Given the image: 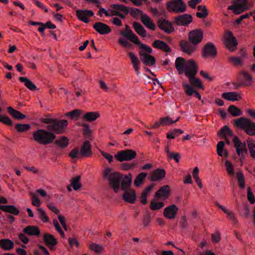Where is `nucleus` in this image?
<instances>
[{
    "instance_id": "31",
    "label": "nucleus",
    "mask_w": 255,
    "mask_h": 255,
    "mask_svg": "<svg viewBox=\"0 0 255 255\" xmlns=\"http://www.w3.org/2000/svg\"><path fill=\"white\" fill-rule=\"evenodd\" d=\"M164 201L154 197L150 202V209L153 211L160 210L164 206Z\"/></svg>"
},
{
    "instance_id": "56",
    "label": "nucleus",
    "mask_w": 255,
    "mask_h": 255,
    "mask_svg": "<svg viewBox=\"0 0 255 255\" xmlns=\"http://www.w3.org/2000/svg\"><path fill=\"white\" fill-rule=\"evenodd\" d=\"M30 195L31 196V204L33 206L39 208L41 204V202L39 199L38 196L34 193H30Z\"/></svg>"
},
{
    "instance_id": "50",
    "label": "nucleus",
    "mask_w": 255,
    "mask_h": 255,
    "mask_svg": "<svg viewBox=\"0 0 255 255\" xmlns=\"http://www.w3.org/2000/svg\"><path fill=\"white\" fill-rule=\"evenodd\" d=\"M198 12L196 13V15L199 18H205L208 15V11L205 6L198 5L197 7Z\"/></svg>"
},
{
    "instance_id": "20",
    "label": "nucleus",
    "mask_w": 255,
    "mask_h": 255,
    "mask_svg": "<svg viewBox=\"0 0 255 255\" xmlns=\"http://www.w3.org/2000/svg\"><path fill=\"white\" fill-rule=\"evenodd\" d=\"M180 46L182 50L188 55L194 52L196 49V47L194 45L186 40H181L180 42Z\"/></svg>"
},
{
    "instance_id": "57",
    "label": "nucleus",
    "mask_w": 255,
    "mask_h": 255,
    "mask_svg": "<svg viewBox=\"0 0 255 255\" xmlns=\"http://www.w3.org/2000/svg\"><path fill=\"white\" fill-rule=\"evenodd\" d=\"M30 126L29 124H16L15 126V129L18 132H23L29 129Z\"/></svg>"
},
{
    "instance_id": "10",
    "label": "nucleus",
    "mask_w": 255,
    "mask_h": 255,
    "mask_svg": "<svg viewBox=\"0 0 255 255\" xmlns=\"http://www.w3.org/2000/svg\"><path fill=\"white\" fill-rule=\"evenodd\" d=\"M248 1V0H236L229 7V9L232 10L234 13L239 14L249 9Z\"/></svg>"
},
{
    "instance_id": "63",
    "label": "nucleus",
    "mask_w": 255,
    "mask_h": 255,
    "mask_svg": "<svg viewBox=\"0 0 255 255\" xmlns=\"http://www.w3.org/2000/svg\"><path fill=\"white\" fill-rule=\"evenodd\" d=\"M227 218L232 222L234 225L238 223V220L235 214L231 211L227 215Z\"/></svg>"
},
{
    "instance_id": "14",
    "label": "nucleus",
    "mask_w": 255,
    "mask_h": 255,
    "mask_svg": "<svg viewBox=\"0 0 255 255\" xmlns=\"http://www.w3.org/2000/svg\"><path fill=\"white\" fill-rule=\"evenodd\" d=\"M178 207L175 204H171L165 207L163 210V216L167 219L174 220L176 217Z\"/></svg>"
},
{
    "instance_id": "46",
    "label": "nucleus",
    "mask_w": 255,
    "mask_h": 255,
    "mask_svg": "<svg viewBox=\"0 0 255 255\" xmlns=\"http://www.w3.org/2000/svg\"><path fill=\"white\" fill-rule=\"evenodd\" d=\"M241 76L243 81V84L245 86H251L253 82L251 76L248 73L243 71L241 73Z\"/></svg>"
},
{
    "instance_id": "23",
    "label": "nucleus",
    "mask_w": 255,
    "mask_h": 255,
    "mask_svg": "<svg viewBox=\"0 0 255 255\" xmlns=\"http://www.w3.org/2000/svg\"><path fill=\"white\" fill-rule=\"evenodd\" d=\"M192 17L188 14H184L175 18V22L177 25H186L192 22Z\"/></svg>"
},
{
    "instance_id": "5",
    "label": "nucleus",
    "mask_w": 255,
    "mask_h": 255,
    "mask_svg": "<svg viewBox=\"0 0 255 255\" xmlns=\"http://www.w3.org/2000/svg\"><path fill=\"white\" fill-rule=\"evenodd\" d=\"M234 124L237 128L243 129L250 136L255 135V123L245 118H240L234 120Z\"/></svg>"
},
{
    "instance_id": "53",
    "label": "nucleus",
    "mask_w": 255,
    "mask_h": 255,
    "mask_svg": "<svg viewBox=\"0 0 255 255\" xmlns=\"http://www.w3.org/2000/svg\"><path fill=\"white\" fill-rule=\"evenodd\" d=\"M228 111L229 113L233 116V117H238L241 116L242 115V112L241 110L239 109L238 107L231 105L229 106L228 108Z\"/></svg>"
},
{
    "instance_id": "41",
    "label": "nucleus",
    "mask_w": 255,
    "mask_h": 255,
    "mask_svg": "<svg viewBox=\"0 0 255 255\" xmlns=\"http://www.w3.org/2000/svg\"><path fill=\"white\" fill-rule=\"evenodd\" d=\"M246 143L251 156L253 159H255V140L249 138L246 140Z\"/></svg>"
},
{
    "instance_id": "32",
    "label": "nucleus",
    "mask_w": 255,
    "mask_h": 255,
    "mask_svg": "<svg viewBox=\"0 0 255 255\" xmlns=\"http://www.w3.org/2000/svg\"><path fill=\"white\" fill-rule=\"evenodd\" d=\"M100 117V114L97 112H87L82 116V119L88 122H92L96 121Z\"/></svg>"
},
{
    "instance_id": "42",
    "label": "nucleus",
    "mask_w": 255,
    "mask_h": 255,
    "mask_svg": "<svg viewBox=\"0 0 255 255\" xmlns=\"http://www.w3.org/2000/svg\"><path fill=\"white\" fill-rule=\"evenodd\" d=\"M19 80L24 83L25 87L31 91H34L37 89L35 85L27 77H20L19 78Z\"/></svg>"
},
{
    "instance_id": "45",
    "label": "nucleus",
    "mask_w": 255,
    "mask_h": 255,
    "mask_svg": "<svg viewBox=\"0 0 255 255\" xmlns=\"http://www.w3.org/2000/svg\"><path fill=\"white\" fill-rule=\"evenodd\" d=\"M55 143L59 147L64 148L69 144V139L64 136H60L55 140Z\"/></svg>"
},
{
    "instance_id": "7",
    "label": "nucleus",
    "mask_w": 255,
    "mask_h": 255,
    "mask_svg": "<svg viewBox=\"0 0 255 255\" xmlns=\"http://www.w3.org/2000/svg\"><path fill=\"white\" fill-rule=\"evenodd\" d=\"M136 152L132 149L123 150L119 151L115 154L116 160L120 162L130 161L135 158Z\"/></svg>"
},
{
    "instance_id": "37",
    "label": "nucleus",
    "mask_w": 255,
    "mask_h": 255,
    "mask_svg": "<svg viewBox=\"0 0 255 255\" xmlns=\"http://www.w3.org/2000/svg\"><path fill=\"white\" fill-rule=\"evenodd\" d=\"M23 232L29 236H38L40 234L39 228L35 226H28L23 229Z\"/></svg>"
},
{
    "instance_id": "40",
    "label": "nucleus",
    "mask_w": 255,
    "mask_h": 255,
    "mask_svg": "<svg viewBox=\"0 0 255 255\" xmlns=\"http://www.w3.org/2000/svg\"><path fill=\"white\" fill-rule=\"evenodd\" d=\"M0 209L2 211L17 215L19 213L18 209L12 205H0Z\"/></svg>"
},
{
    "instance_id": "18",
    "label": "nucleus",
    "mask_w": 255,
    "mask_h": 255,
    "mask_svg": "<svg viewBox=\"0 0 255 255\" xmlns=\"http://www.w3.org/2000/svg\"><path fill=\"white\" fill-rule=\"evenodd\" d=\"M170 195V187L168 185L161 187L156 193L154 196L163 201H165Z\"/></svg>"
},
{
    "instance_id": "25",
    "label": "nucleus",
    "mask_w": 255,
    "mask_h": 255,
    "mask_svg": "<svg viewBox=\"0 0 255 255\" xmlns=\"http://www.w3.org/2000/svg\"><path fill=\"white\" fill-rule=\"evenodd\" d=\"M43 241L45 245L50 249H52L53 247L57 244V240L51 234H44L43 235Z\"/></svg>"
},
{
    "instance_id": "59",
    "label": "nucleus",
    "mask_w": 255,
    "mask_h": 255,
    "mask_svg": "<svg viewBox=\"0 0 255 255\" xmlns=\"http://www.w3.org/2000/svg\"><path fill=\"white\" fill-rule=\"evenodd\" d=\"M53 223L54 227L55 228L56 231L60 234L62 237L65 238V235L64 232L62 231L59 223L57 219H54L53 220Z\"/></svg>"
},
{
    "instance_id": "43",
    "label": "nucleus",
    "mask_w": 255,
    "mask_h": 255,
    "mask_svg": "<svg viewBox=\"0 0 255 255\" xmlns=\"http://www.w3.org/2000/svg\"><path fill=\"white\" fill-rule=\"evenodd\" d=\"M224 141H220L218 143L217 145V152L220 156L227 157L228 152L227 150L224 149Z\"/></svg>"
},
{
    "instance_id": "13",
    "label": "nucleus",
    "mask_w": 255,
    "mask_h": 255,
    "mask_svg": "<svg viewBox=\"0 0 255 255\" xmlns=\"http://www.w3.org/2000/svg\"><path fill=\"white\" fill-rule=\"evenodd\" d=\"M224 43L226 46L230 51H234L238 44L236 38L230 31L226 32Z\"/></svg>"
},
{
    "instance_id": "16",
    "label": "nucleus",
    "mask_w": 255,
    "mask_h": 255,
    "mask_svg": "<svg viewBox=\"0 0 255 255\" xmlns=\"http://www.w3.org/2000/svg\"><path fill=\"white\" fill-rule=\"evenodd\" d=\"M216 55V48L213 44L209 43L204 46L202 51V56L204 58H214Z\"/></svg>"
},
{
    "instance_id": "8",
    "label": "nucleus",
    "mask_w": 255,
    "mask_h": 255,
    "mask_svg": "<svg viewBox=\"0 0 255 255\" xmlns=\"http://www.w3.org/2000/svg\"><path fill=\"white\" fill-rule=\"evenodd\" d=\"M234 146L237 154L240 157V159L241 161L245 159V154L247 152L246 149V143L242 142L238 137H234L233 139Z\"/></svg>"
},
{
    "instance_id": "48",
    "label": "nucleus",
    "mask_w": 255,
    "mask_h": 255,
    "mask_svg": "<svg viewBox=\"0 0 255 255\" xmlns=\"http://www.w3.org/2000/svg\"><path fill=\"white\" fill-rule=\"evenodd\" d=\"M133 26L135 31L140 35L142 37H145L146 35V30L144 29L143 27L139 23L137 22H134L133 23Z\"/></svg>"
},
{
    "instance_id": "51",
    "label": "nucleus",
    "mask_w": 255,
    "mask_h": 255,
    "mask_svg": "<svg viewBox=\"0 0 255 255\" xmlns=\"http://www.w3.org/2000/svg\"><path fill=\"white\" fill-rule=\"evenodd\" d=\"M179 119L180 117L179 116L176 117V118L174 120H172L170 117L168 116L160 118L161 123L162 124V126H168L172 125L177 122Z\"/></svg>"
},
{
    "instance_id": "15",
    "label": "nucleus",
    "mask_w": 255,
    "mask_h": 255,
    "mask_svg": "<svg viewBox=\"0 0 255 255\" xmlns=\"http://www.w3.org/2000/svg\"><path fill=\"white\" fill-rule=\"evenodd\" d=\"M203 39V32L200 29H194L189 33V40L194 45L200 43Z\"/></svg>"
},
{
    "instance_id": "44",
    "label": "nucleus",
    "mask_w": 255,
    "mask_h": 255,
    "mask_svg": "<svg viewBox=\"0 0 255 255\" xmlns=\"http://www.w3.org/2000/svg\"><path fill=\"white\" fill-rule=\"evenodd\" d=\"M8 113L14 119L17 120L23 119L25 118V116L21 114L20 112L14 110L11 107L7 108Z\"/></svg>"
},
{
    "instance_id": "52",
    "label": "nucleus",
    "mask_w": 255,
    "mask_h": 255,
    "mask_svg": "<svg viewBox=\"0 0 255 255\" xmlns=\"http://www.w3.org/2000/svg\"><path fill=\"white\" fill-rule=\"evenodd\" d=\"M80 176H77L71 180V186L73 187L74 190H78L81 188V184L80 182Z\"/></svg>"
},
{
    "instance_id": "54",
    "label": "nucleus",
    "mask_w": 255,
    "mask_h": 255,
    "mask_svg": "<svg viewBox=\"0 0 255 255\" xmlns=\"http://www.w3.org/2000/svg\"><path fill=\"white\" fill-rule=\"evenodd\" d=\"M237 178L239 183V187L243 189L245 187V178L243 172L241 171H239L237 173Z\"/></svg>"
},
{
    "instance_id": "12",
    "label": "nucleus",
    "mask_w": 255,
    "mask_h": 255,
    "mask_svg": "<svg viewBox=\"0 0 255 255\" xmlns=\"http://www.w3.org/2000/svg\"><path fill=\"white\" fill-rule=\"evenodd\" d=\"M197 70L198 67L195 69L191 70L190 72H186V76L189 78V81L191 85L198 88L203 89L204 86L201 80L195 77L197 73Z\"/></svg>"
},
{
    "instance_id": "3",
    "label": "nucleus",
    "mask_w": 255,
    "mask_h": 255,
    "mask_svg": "<svg viewBox=\"0 0 255 255\" xmlns=\"http://www.w3.org/2000/svg\"><path fill=\"white\" fill-rule=\"evenodd\" d=\"M175 67L179 74L184 73L186 76V72L195 69L198 67V65L193 59L186 61L183 58L178 57L175 60Z\"/></svg>"
},
{
    "instance_id": "2",
    "label": "nucleus",
    "mask_w": 255,
    "mask_h": 255,
    "mask_svg": "<svg viewBox=\"0 0 255 255\" xmlns=\"http://www.w3.org/2000/svg\"><path fill=\"white\" fill-rule=\"evenodd\" d=\"M102 13H104L107 16L116 15L124 19L125 15L129 13V8L122 4H112L107 10L104 8H100L99 14L101 16L102 15Z\"/></svg>"
},
{
    "instance_id": "27",
    "label": "nucleus",
    "mask_w": 255,
    "mask_h": 255,
    "mask_svg": "<svg viewBox=\"0 0 255 255\" xmlns=\"http://www.w3.org/2000/svg\"><path fill=\"white\" fill-rule=\"evenodd\" d=\"M136 197L135 192L134 190H127L123 195L124 200L130 203H133L135 202Z\"/></svg>"
},
{
    "instance_id": "1",
    "label": "nucleus",
    "mask_w": 255,
    "mask_h": 255,
    "mask_svg": "<svg viewBox=\"0 0 255 255\" xmlns=\"http://www.w3.org/2000/svg\"><path fill=\"white\" fill-rule=\"evenodd\" d=\"M104 178L107 179L110 186L115 192H118L121 189V182L122 175L119 172H113L111 168H108L103 171Z\"/></svg>"
},
{
    "instance_id": "17",
    "label": "nucleus",
    "mask_w": 255,
    "mask_h": 255,
    "mask_svg": "<svg viewBox=\"0 0 255 255\" xmlns=\"http://www.w3.org/2000/svg\"><path fill=\"white\" fill-rule=\"evenodd\" d=\"M76 14L78 19L84 23L89 22V18L94 15L93 11L87 9H78L76 11Z\"/></svg>"
},
{
    "instance_id": "22",
    "label": "nucleus",
    "mask_w": 255,
    "mask_h": 255,
    "mask_svg": "<svg viewBox=\"0 0 255 255\" xmlns=\"http://www.w3.org/2000/svg\"><path fill=\"white\" fill-rule=\"evenodd\" d=\"M222 97L230 101H238L242 99L241 94L235 92H225L222 94Z\"/></svg>"
},
{
    "instance_id": "33",
    "label": "nucleus",
    "mask_w": 255,
    "mask_h": 255,
    "mask_svg": "<svg viewBox=\"0 0 255 255\" xmlns=\"http://www.w3.org/2000/svg\"><path fill=\"white\" fill-rule=\"evenodd\" d=\"M141 21L143 24L148 29L154 30L155 28V24L152 19L146 14H142L141 16Z\"/></svg>"
},
{
    "instance_id": "64",
    "label": "nucleus",
    "mask_w": 255,
    "mask_h": 255,
    "mask_svg": "<svg viewBox=\"0 0 255 255\" xmlns=\"http://www.w3.org/2000/svg\"><path fill=\"white\" fill-rule=\"evenodd\" d=\"M247 198L249 201L252 204H253L255 202V197L253 193L251 192V190L250 187L248 188L247 191Z\"/></svg>"
},
{
    "instance_id": "60",
    "label": "nucleus",
    "mask_w": 255,
    "mask_h": 255,
    "mask_svg": "<svg viewBox=\"0 0 255 255\" xmlns=\"http://www.w3.org/2000/svg\"><path fill=\"white\" fill-rule=\"evenodd\" d=\"M89 248L91 250L94 251L96 253H100L103 250V248L102 246L97 244H91L89 246Z\"/></svg>"
},
{
    "instance_id": "28",
    "label": "nucleus",
    "mask_w": 255,
    "mask_h": 255,
    "mask_svg": "<svg viewBox=\"0 0 255 255\" xmlns=\"http://www.w3.org/2000/svg\"><path fill=\"white\" fill-rule=\"evenodd\" d=\"M219 136L226 139L228 144H230V142L228 138L233 136V132L231 129L227 126H225L222 128L218 132Z\"/></svg>"
},
{
    "instance_id": "49",
    "label": "nucleus",
    "mask_w": 255,
    "mask_h": 255,
    "mask_svg": "<svg viewBox=\"0 0 255 255\" xmlns=\"http://www.w3.org/2000/svg\"><path fill=\"white\" fill-rule=\"evenodd\" d=\"M147 174L145 172H141L135 178L133 183L134 185L138 187L140 184H141L146 177L147 176Z\"/></svg>"
},
{
    "instance_id": "29",
    "label": "nucleus",
    "mask_w": 255,
    "mask_h": 255,
    "mask_svg": "<svg viewBox=\"0 0 255 255\" xmlns=\"http://www.w3.org/2000/svg\"><path fill=\"white\" fill-rule=\"evenodd\" d=\"M132 176L130 174L128 175H126L125 177L122 179L121 182V188L124 192L127 190H132L130 188V186L131 183Z\"/></svg>"
},
{
    "instance_id": "26",
    "label": "nucleus",
    "mask_w": 255,
    "mask_h": 255,
    "mask_svg": "<svg viewBox=\"0 0 255 255\" xmlns=\"http://www.w3.org/2000/svg\"><path fill=\"white\" fill-rule=\"evenodd\" d=\"M183 88L184 89L185 93L188 96H192L194 94L195 96L199 100H201V96L199 94V93L196 91L194 89L188 84L183 83Z\"/></svg>"
},
{
    "instance_id": "6",
    "label": "nucleus",
    "mask_w": 255,
    "mask_h": 255,
    "mask_svg": "<svg viewBox=\"0 0 255 255\" xmlns=\"http://www.w3.org/2000/svg\"><path fill=\"white\" fill-rule=\"evenodd\" d=\"M139 48L140 50L139 54L142 62L148 66L154 65L155 62V58L150 55L152 52V49L144 44H140Z\"/></svg>"
},
{
    "instance_id": "21",
    "label": "nucleus",
    "mask_w": 255,
    "mask_h": 255,
    "mask_svg": "<svg viewBox=\"0 0 255 255\" xmlns=\"http://www.w3.org/2000/svg\"><path fill=\"white\" fill-rule=\"evenodd\" d=\"M158 25L161 29L164 30L167 33H171L174 31V28L171 23L163 18L158 20Z\"/></svg>"
},
{
    "instance_id": "4",
    "label": "nucleus",
    "mask_w": 255,
    "mask_h": 255,
    "mask_svg": "<svg viewBox=\"0 0 255 255\" xmlns=\"http://www.w3.org/2000/svg\"><path fill=\"white\" fill-rule=\"evenodd\" d=\"M55 137L54 133L42 129H38L33 133V140L43 145L52 143Z\"/></svg>"
},
{
    "instance_id": "34",
    "label": "nucleus",
    "mask_w": 255,
    "mask_h": 255,
    "mask_svg": "<svg viewBox=\"0 0 255 255\" xmlns=\"http://www.w3.org/2000/svg\"><path fill=\"white\" fill-rule=\"evenodd\" d=\"M131 62L133 66V68L137 74L139 73L140 69V62L139 61L137 57L132 52H129L128 53Z\"/></svg>"
},
{
    "instance_id": "35",
    "label": "nucleus",
    "mask_w": 255,
    "mask_h": 255,
    "mask_svg": "<svg viewBox=\"0 0 255 255\" xmlns=\"http://www.w3.org/2000/svg\"><path fill=\"white\" fill-rule=\"evenodd\" d=\"M165 175L164 169H158L153 171L151 173V180L157 181L163 179Z\"/></svg>"
},
{
    "instance_id": "38",
    "label": "nucleus",
    "mask_w": 255,
    "mask_h": 255,
    "mask_svg": "<svg viewBox=\"0 0 255 255\" xmlns=\"http://www.w3.org/2000/svg\"><path fill=\"white\" fill-rule=\"evenodd\" d=\"M152 45L154 47L161 49L166 52H169L171 51L170 48L166 43L159 40H155Z\"/></svg>"
},
{
    "instance_id": "19",
    "label": "nucleus",
    "mask_w": 255,
    "mask_h": 255,
    "mask_svg": "<svg viewBox=\"0 0 255 255\" xmlns=\"http://www.w3.org/2000/svg\"><path fill=\"white\" fill-rule=\"evenodd\" d=\"M93 28L101 35L107 34L111 31L110 27L107 24L101 22H96L93 25Z\"/></svg>"
},
{
    "instance_id": "36",
    "label": "nucleus",
    "mask_w": 255,
    "mask_h": 255,
    "mask_svg": "<svg viewBox=\"0 0 255 255\" xmlns=\"http://www.w3.org/2000/svg\"><path fill=\"white\" fill-rule=\"evenodd\" d=\"M0 247L4 251H10L14 247L13 242L9 239L0 240Z\"/></svg>"
},
{
    "instance_id": "9",
    "label": "nucleus",
    "mask_w": 255,
    "mask_h": 255,
    "mask_svg": "<svg viewBox=\"0 0 255 255\" xmlns=\"http://www.w3.org/2000/svg\"><path fill=\"white\" fill-rule=\"evenodd\" d=\"M167 8L169 11L180 13L186 9V5L182 0H172L167 2Z\"/></svg>"
},
{
    "instance_id": "24",
    "label": "nucleus",
    "mask_w": 255,
    "mask_h": 255,
    "mask_svg": "<svg viewBox=\"0 0 255 255\" xmlns=\"http://www.w3.org/2000/svg\"><path fill=\"white\" fill-rule=\"evenodd\" d=\"M121 33L123 36L134 44H141L137 36L131 30L122 31Z\"/></svg>"
},
{
    "instance_id": "39",
    "label": "nucleus",
    "mask_w": 255,
    "mask_h": 255,
    "mask_svg": "<svg viewBox=\"0 0 255 255\" xmlns=\"http://www.w3.org/2000/svg\"><path fill=\"white\" fill-rule=\"evenodd\" d=\"M154 185L150 184L147 186L142 192L141 196L140 197V201L143 204L147 203V197L150 194V192L153 189Z\"/></svg>"
},
{
    "instance_id": "62",
    "label": "nucleus",
    "mask_w": 255,
    "mask_h": 255,
    "mask_svg": "<svg viewBox=\"0 0 255 255\" xmlns=\"http://www.w3.org/2000/svg\"><path fill=\"white\" fill-rule=\"evenodd\" d=\"M221 240V235L218 231H216L211 235V240L214 243H217Z\"/></svg>"
},
{
    "instance_id": "61",
    "label": "nucleus",
    "mask_w": 255,
    "mask_h": 255,
    "mask_svg": "<svg viewBox=\"0 0 255 255\" xmlns=\"http://www.w3.org/2000/svg\"><path fill=\"white\" fill-rule=\"evenodd\" d=\"M118 42L124 47L128 48H131V44L129 43L128 41H127L126 39H124L123 38H120L118 39Z\"/></svg>"
},
{
    "instance_id": "30",
    "label": "nucleus",
    "mask_w": 255,
    "mask_h": 255,
    "mask_svg": "<svg viewBox=\"0 0 255 255\" xmlns=\"http://www.w3.org/2000/svg\"><path fill=\"white\" fill-rule=\"evenodd\" d=\"M92 154L91 144L89 141H85L81 147L80 155L85 157H89Z\"/></svg>"
},
{
    "instance_id": "55",
    "label": "nucleus",
    "mask_w": 255,
    "mask_h": 255,
    "mask_svg": "<svg viewBox=\"0 0 255 255\" xmlns=\"http://www.w3.org/2000/svg\"><path fill=\"white\" fill-rule=\"evenodd\" d=\"M37 211L38 212L39 218L42 222L44 223H47L49 222V218L43 209L41 208H38L37 209Z\"/></svg>"
},
{
    "instance_id": "47",
    "label": "nucleus",
    "mask_w": 255,
    "mask_h": 255,
    "mask_svg": "<svg viewBox=\"0 0 255 255\" xmlns=\"http://www.w3.org/2000/svg\"><path fill=\"white\" fill-rule=\"evenodd\" d=\"M82 114V111L79 109L74 110L66 114V116L69 117L71 120L77 121Z\"/></svg>"
},
{
    "instance_id": "11",
    "label": "nucleus",
    "mask_w": 255,
    "mask_h": 255,
    "mask_svg": "<svg viewBox=\"0 0 255 255\" xmlns=\"http://www.w3.org/2000/svg\"><path fill=\"white\" fill-rule=\"evenodd\" d=\"M68 125V122L66 120H63L58 121L54 120L52 124L47 126V128L56 134L62 133L64 128Z\"/></svg>"
},
{
    "instance_id": "58",
    "label": "nucleus",
    "mask_w": 255,
    "mask_h": 255,
    "mask_svg": "<svg viewBox=\"0 0 255 255\" xmlns=\"http://www.w3.org/2000/svg\"><path fill=\"white\" fill-rule=\"evenodd\" d=\"M225 165L228 173L230 175H234L235 174L234 166L231 162L229 160H226Z\"/></svg>"
}]
</instances>
